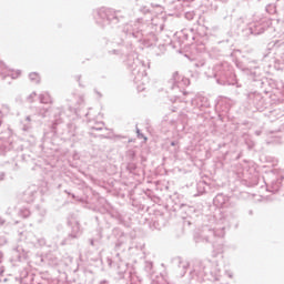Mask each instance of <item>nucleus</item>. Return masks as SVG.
<instances>
[{
  "mask_svg": "<svg viewBox=\"0 0 284 284\" xmlns=\"http://www.w3.org/2000/svg\"><path fill=\"white\" fill-rule=\"evenodd\" d=\"M239 219V210L229 207L226 214L214 215V225H204L200 233L194 235L195 243H214L215 239L225 236V223H232Z\"/></svg>",
  "mask_w": 284,
  "mask_h": 284,
  "instance_id": "1",
  "label": "nucleus"
},
{
  "mask_svg": "<svg viewBox=\"0 0 284 284\" xmlns=\"http://www.w3.org/2000/svg\"><path fill=\"white\" fill-rule=\"evenodd\" d=\"M213 77L219 85H236L241 88L234 73V67L230 62H220L213 67Z\"/></svg>",
  "mask_w": 284,
  "mask_h": 284,
  "instance_id": "2",
  "label": "nucleus"
},
{
  "mask_svg": "<svg viewBox=\"0 0 284 284\" xmlns=\"http://www.w3.org/2000/svg\"><path fill=\"white\" fill-rule=\"evenodd\" d=\"M194 272L200 274V276H204L205 281H221V268L216 262L209 260L199 262L194 266Z\"/></svg>",
  "mask_w": 284,
  "mask_h": 284,
  "instance_id": "3",
  "label": "nucleus"
},
{
  "mask_svg": "<svg viewBox=\"0 0 284 284\" xmlns=\"http://www.w3.org/2000/svg\"><path fill=\"white\" fill-rule=\"evenodd\" d=\"M93 17L95 19V23L101 28H105V26H116L121 20L119 18V11H114L113 9L102 7L94 11Z\"/></svg>",
  "mask_w": 284,
  "mask_h": 284,
  "instance_id": "4",
  "label": "nucleus"
},
{
  "mask_svg": "<svg viewBox=\"0 0 284 284\" xmlns=\"http://www.w3.org/2000/svg\"><path fill=\"white\" fill-rule=\"evenodd\" d=\"M126 65L131 68V74L134 83H143L145 77H148V68H150L149 61H141L139 58L133 59L129 57L126 60Z\"/></svg>",
  "mask_w": 284,
  "mask_h": 284,
  "instance_id": "5",
  "label": "nucleus"
},
{
  "mask_svg": "<svg viewBox=\"0 0 284 284\" xmlns=\"http://www.w3.org/2000/svg\"><path fill=\"white\" fill-rule=\"evenodd\" d=\"M145 28L148 27L141 22L126 23L123 27V32L136 41H148L150 38H148L149 33L145 32Z\"/></svg>",
  "mask_w": 284,
  "mask_h": 284,
  "instance_id": "6",
  "label": "nucleus"
},
{
  "mask_svg": "<svg viewBox=\"0 0 284 284\" xmlns=\"http://www.w3.org/2000/svg\"><path fill=\"white\" fill-rule=\"evenodd\" d=\"M169 83L171 84V90L173 94H175V99H181V94H187L185 89L190 85V79L179 74V72H174Z\"/></svg>",
  "mask_w": 284,
  "mask_h": 284,
  "instance_id": "7",
  "label": "nucleus"
},
{
  "mask_svg": "<svg viewBox=\"0 0 284 284\" xmlns=\"http://www.w3.org/2000/svg\"><path fill=\"white\" fill-rule=\"evenodd\" d=\"M236 65L248 77L250 81H261V77H263V69L261 64L256 60H251L247 62L245 67L241 65V63H236Z\"/></svg>",
  "mask_w": 284,
  "mask_h": 284,
  "instance_id": "8",
  "label": "nucleus"
},
{
  "mask_svg": "<svg viewBox=\"0 0 284 284\" xmlns=\"http://www.w3.org/2000/svg\"><path fill=\"white\" fill-rule=\"evenodd\" d=\"M268 53L264 54V58L270 57L273 54V60L276 65H283L284 68V42L277 40L276 42H270L267 44Z\"/></svg>",
  "mask_w": 284,
  "mask_h": 284,
  "instance_id": "9",
  "label": "nucleus"
},
{
  "mask_svg": "<svg viewBox=\"0 0 284 284\" xmlns=\"http://www.w3.org/2000/svg\"><path fill=\"white\" fill-rule=\"evenodd\" d=\"M272 26V20L270 19H263L258 22H254L248 27L250 34H253L254 37H258V34H263L265 30H267Z\"/></svg>",
  "mask_w": 284,
  "mask_h": 284,
  "instance_id": "10",
  "label": "nucleus"
},
{
  "mask_svg": "<svg viewBox=\"0 0 284 284\" xmlns=\"http://www.w3.org/2000/svg\"><path fill=\"white\" fill-rule=\"evenodd\" d=\"M267 192L272 194H281L284 192V176L274 178L268 184H266Z\"/></svg>",
  "mask_w": 284,
  "mask_h": 284,
  "instance_id": "11",
  "label": "nucleus"
},
{
  "mask_svg": "<svg viewBox=\"0 0 284 284\" xmlns=\"http://www.w3.org/2000/svg\"><path fill=\"white\" fill-rule=\"evenodd\" d=\"M213 205H215V207H236V203L232 202V199L223 193H219L213 199Z\"/></svg>",
  "mask_w": 284,
  "mask_h": 284,
  "instance_id": "12",
  "label": "nucleus"
},
{
  "mask_svg": "<svg viewBox=\"0 0 284 284\" xmlns=\"http://www.w3.org/2000/svg\"><path fill=\"white\" fill-rule=\"evenodd\" d=\"M12 150V138L10 132L4 131L0 133V154H6Z\"/></svg>",
  "mask_w": 284,
  "mask_h": 284,
  "instance_id": "13",
  "label": "nucleus"
},
{
  "mask_svg": "<svg viewBox=\"0 0 284 284\" xmlns=\"http://www.w3.org/2000/svg\"><path fill=\"white\" fill-rule=\"evenodd\" d=\"M10 77V79H19L21 77V70H10L6 68V64L0 62V79L6 80Z\"/></svg>",
  "mask_w": 284,
  "mask_h": 284,
  "instance_id": "14",
  "label": "nucleus"
},
{
  "mask_svg": "<svg viewBox=\"0 0 284 284\" xmlns=\"http://www.w3.org/2000/svg\"><path fill=\"white\" fill-rule=\"evenodd\" d=\"M71 232L67 236V239L62 242V245H67L70 241H74V239H79L81 236V225L79 222H71Z\"/></svg>",
  "mask_w": 284,
  "mask_h": 284,
  "instance_id": "15",
  "label": "nucleus"
},
{
  "mask_svg": "<svg viewBox=\"0 0 284 284\" xmlns=\"http://www.w3.org/2000/svg\"><path fill=\"white\" fill-rule=\"evenodd\" d=\"M248 101L256 108V110H263V108H265V99H263V95L258 92L250 93Z\"/></svg>",
  "mask_w": 284,
  "mask_h": 284,
  "instance_id": "16",
  "label": "nucleus"
},
{
  "mask_svg": "<svg viewBox=\"0 0 284 284\" xmlns=\"http://www.w3.org/2000/svg\"><path fill=\"white\" fill-rule=\"evenodd\" d=\"M193 108H197V110H203V108H210V100L206 97L197 95L191 100Z\"/></svg>",
  "mask_w": 284,
  "mask_h": 284,
  "instance_id": "17",
  "label": "nucleus"
},
{
  "mask_svg": "<svg viewBox=\"0 0 284 284\" xmlns=\"http://www.w3.org/2000/svg\"><path fill=\"white\" fill-rule=\"evenodd\" d=\"M53 114V123H52V130H57V125H61L63 123V108H53L52 109Z\"/></svg>",
  "mask_w": 284,
  "mask_h": 284,
  "instance_id": "18",
  "label": "nucleus"
},
{
  "mask_svg": "<svg viewBox=\"0 0 284 284\" xmlns=\"http://www.w3.org/2000/svg\"><path fill=\"white\" fill-rule=\"evenodd\" d=\"M178 263H179L178 270L180 271V276H185V274L187 273V268L190 267V262L179 258Z\"/></svg>",
  "mask_w": 284,
  "mask_h": 284,
  "instance_id": "19",
  "label": "nucleus"
},
{
  "mask_svg": "<svg viewBox=\"0 0 284 284\" xmlns=\"http://www.w3.org/2000/svg\"><path fill=\"white\" fill-rule=\"evenodd\" d=\"M40 103H52V95L49 92H43L39 95Z\"/></svg>",
  "mask_w": 284,
  "mask_h": 284,
  "instance_id": "20",
  "label": "nucleus"
},
{
  "mask_svg": "<svg viewBox=\"0 0 284 284\" xmlns=\"http://www.w3.org/2000/svg\"><path fill=\"white\" fill-rule=\"evenodd\" d=\"M8 114H10V106H8L7 104L0 105V125L2 123V119L4 116H8Z\"/></svg>",
  "mask_w": 284,
  "mask_h": 284,
  "instance_id": "21",
  "label": "nucleus"
},
{
  "mask_svg": "<svg viewBox=\"0 0 284 284\" xmlns=\"http://www.w3.org/2000/svg\"><path fill=\"white\" fill-rule=\"evenodd\" d=\"M23 201H26V203H33L34 202V192L33 191H26L23 194Z\"/></svg>",
  "mask_w": 284,
  "mask_h": 284,
  "instance_id": "22",
  "label": "nucleus"
},
{
  "mask_svg": "<svg viewBox=\"0 0 284 284\" xmlns=\"http://www.w3.org/2000/svg\"><path fill=\"white\" fill-rule=\"evenodd\" d=\"M91 130L95 132H101L103 130L108 131V128H105V123L103 122H95V124L91 126Z\"/></svg>",
  "mask_w": 284,
  "mask_h": 284,
  "instance_id": "23",
  "label": "nucleus"
},
{
  "mask_svg": "<svg viewBox=\"0 0 284 284\" xmlns=\"http://www.w3.org/2000/svg\"><path fill=\"white\" fill-rule=\"evenodd\" d=\"M109 54H118L120 57H123V55L128 54V52L125 51V47H122L121 49H113V50L109 51Z\"/></svg>",
  "mask_w": 284,
  "mask_h": 284,
  "instance_id": "24",
  "label": "nucleus"
},
{
  "mask_svg": "<svg viewBox=\"0 0 284 284\" xmlns=\"http://www.w3.org/2000/svg\"><path fill=\"white\" fill-rule=\"evenodd\" d=\"M29 79H30L31 83H41V77L37 72L30 73Z\"/></svg>",
  "mask_w": 284,
  "mask_h": 284,
  "instance_id": "25",
  "label": "nucleus"
},
{
  "mask_svg": "<svg viewBox=\"0 0 284 284\" xmlns=\"http://www.w3.org/2000/svg\"><path fill=\"white\" fill-rule=\"evenodd\" d=\"M180 210L186 212V214H192V212H194V207L186 204H181Z\"/></svg>",
  "mask_w": 284,
  "mask_h": 284,
  "instance_id": "26",
  "label": "nucleus"
},
{
  "mask_svg": "<svg viewBox=\"0 0 284 284\" xmlns=\"http://www.w3.org/2000/svg\"><path fill=\"white\" fill-rule=\"evenodd\" d=\"M26 121H27V123L23 124L22 130H23L24 132H28V130H30V129L32 128V125L30 124V121H32V119L30 118V115H28V116L26 118Z\"/></svg>",
  "mask_w": 284,
  "mask_h": 284,
  "instance_id": "27",
  "label": "nucleus"
},
{
  "mask_svg": "<svg viewBox=\"0 0 284 284\" xmlns=\"http://www.w3.org/2000/svg\"><path fill=\"white\" fill-rule=\"evenodd\" d=\"M36 247H43L45 246V239L44 237H38L37 242H34Z\"/></svg>",
  "mask_w": 284,
  "mask_h": 284,
  "instance_id": "28",
  "label": "nucleus"
},
{
  "mask_svg": "<svg viewBox=\"0 0 284 284\" xmlns=\"http://www.w3.org/2000/svg\"><path fill=\"white\" fill-rule=\"evenodd\" d=\"M50 114V109L42 108L39 110V116H42V119H45Z\"/></svg>",
  "mask_w": 284,
  "mask_h": 284,
  "instance_id": "29",
  "label": "nucleus"
},
{
  "mask_svg": "<svg viewBox=\"0 0 284 284\" xmlns=\"http://www.w3.org/2000/svg\"><path fill=\"white\" fill-rule=\"evenodd\" d=\"M19 215H20L22 219H28V216H30V210H28V209H21L20 212H19Z\"/></svg>",
  "mask_w": 284,
  "mask_h": 284,
  "instance_id": "30",
  "label": "nucleus"
},
{
  "mask_svg": "<svg viewBox=\"0 0 284 284\" xmlns=\"http://www.w3.org/2000/svg\"><path fill=\"white\" fill-rule=\"evenodd\" d=\"M213 250H214L213 256H216L217 254H223V245H220L216 248V245L213 244Z\"/></svg>",
  "mask_w": 284,
  "mask_h": 284,
  "instance_id": "31",
  "label": "nucleus"
},
{
  "mask_svg": "<svg viewBox=\"0 0 284 284\" xmlns=\"http://www.w3.org/2000/svg\"><path fill=\"white\" fill-rule=\"evenodd\" d=\"M102 214H109L110 216L114 217V213L112 211H110V209L104 207L101 210Z\"/></svg>",
  "mask_w": 284,
  "mask_h": 284,
  "instance_id": "32",
  "label": "nucleus"
},
{
  "mask_svg": "<svg viewBox=\"0 0 284 284\" xmlns=\"http://www.w3.org/2000/svg\"><path fill=\"white\" fill-rule=\"evenodd\" d=\"M34 97H37V92H32L31 94H29L27 101L29 103H32L34 101Z\"/></svg>",
  "mask_w": 284,
  "mask_h": 284,
  "instance_id": "33",
  "label": "nucleus"
},
{
  "mask_svg": "<svg viewBox=\"0 0 284 284\" xmlns=\"http://www.w3.org/2000/svg\"><path fill=\"white\" fill-rule=\"evenodd\" d=\"M171 145H172V148H174L173 152H175V153L179 152V141H172Z\"/></svg>",
  "mask_w": 284,
  "mask_h": 284,
  "instance_id": "34",
  "label": "nucleus"
},
{
  "mask_svg": "<svg viewBox=\"0 0 284 284\" xmlns=\"http://www.w3.org/2000/svg\"><path fill=\"white\" fill-rule=\"evenodd\" d=\"M182 33L184 34V39H185L186 41H189V39H194L193 36H190V33H187V30H183Z\"/></svg>",
  "mask_w": 284,
  "mask_h": 284,
  "instance_id": "35",
  "label": "nucleus"
},
{
  "mask_svg": "<svg viewBox=\"0 0 284 284\" xmlns=\"http://www.w3.org/2000/svg\"><path fill=\"white\" fill-rule=\"evenodd\" d=\"M181 121L182 125H185L187 123V115H181L178 122Z\"/></svg>",
  "mask_w": 284,
  "mask_h": 284,
  "instance_id": "36",
  "label": "nucleus"
},
{
  "mask_svg": "<svg viewBox=\"0 0 284 284\" xmlns=\"http://www.w3.org/2000/svg\"><path fill=\"white\" fill-rule=\"evenodd\" d=\"M185 19H187V21H192V19H194V12H186Z\"/></svg>",
  "mask_w": 284,
  "mask_h": 284,
  "instance_id": "37",
  "label": "nucleus"
},
{
  "mask_svg": "<svg viewBox=\"0 0 284 284\" xmlns=\"http://www.w3.org/2000/svg\"><path fill=\"white\" fill-rule=\"evenodd\" d=\"M225 274L229 278H234V273H232V271H226Z\"/></svg>",
  "mask_w": 284,
  "mask_h": 284,
  "instance_id": "38",
  "label": "nucleus"
},
{
  "mask_svg": "<svg viewBox=\"0 0 284 284\" xmlns=\"http://www.w3.org/2000/svg\"><path fill=\"white\" fill-rule=\"evenodd\" d=\"M122 245H123V242L118 241V242L115 243V250H120Z\"/></svg>",
  "mask_w": 284,
  "mask_h": 284,
  "instance_id": "39",
  "label": "nucleus"
},
{
  "mask_svg": "<svg viewBox=\"0 0 284 284\" xmlns=\"http://www.w3.org/2000/svg\"><path fill=\"white\" fill-rule=\"evenodd\" d=\"M6 181V172H0V182Z\"/></svg>",
  "mask_w": 284,
  "mask_h": 284,
  "instance_id": "40",
  "label": "nucleus"
},
{
  "mask_svg": "<svg viewBox=\"0 0 284 284\" xmlns=\"http://www.w3.org/2000/svg\"><path fill=\"white\" fill-rule=\"evenodd\" d=\"M138 139H143V133H141V130L136 129Z\"/></svg>",
  "mask_w": 284,
  "mask_h": 284,
  "instance_id": "41",
  "label": "nucleus"
},
{
  "mask_svg": "<svg viewBox=\"0 0 284 284\" xmlns=\"http://www.w3.org/2000/svg\"><path fill=\"white\" fill-rule=\"evenodd\" d=\"M6 225V219L0 216V227Z\"/></svg>",
  "mask_w": 284,
  "mask_h": 284,
  "instance_id": "42",
  "label": "nucleus"
},
{
  "mask_svg": "<svg viewBox=\"0 0 284 284\" xmlns=\"http://www.w3.org/2000/svg\"><path fill=\"white\" fill-rule=\"evenodd\" d=\"M159 48L162 52H165V44H160Z\"/></svg>",
  "mask_w": 284,
  "mask_h": 284,
  "instance_id": "43",
  "label": "nucleus"
},
{
  "mask_svg": "<svg viewBox=\"0 0 284 284\" xmlns=\"http://www.w3.org/2000/svg\"><path fill=\"white\" fill-rule=\"evenodd\" d=\"M39 214L43 219V216H45V210H41Z\"/></svg>",
  "mask_w": 284,
  "mask_h": 284,
  "instance_id": "44",
  "label": "nucleus"
},
{
  "mask_svg": "<svg viewBox=\"0 0 284 284\" xmlns=\"http://www.w3.org/2000/svg\"><path fill=\"white\" fill-rule=\"evenodd\" d=\"M99 284H110V281L102 280V281L99 282Z\"/></svg>",
  "mask_w": 284,
  "mask_h": 284,
  "instance_id": "45",
  "label": "nucleus"
},
{
  "mask_svg": "<svg viewBox=\"0 0 284 284\" xmlns=\"http://www.w3.org/2000/svg\"><path fill=\"white\" fill-rule=\"evenodd\" d=\"M0 263H3V253L0 252Z\"/></svg>",
  "mask_w": 284,
  "mask_h": 284,
  "instance_id": "46",
  "label": "nucleus"
},
{
  "mask_svg": "<svg viewBox=\"0 0 284 284\" xmlns=\"http://www.w3.org/2000/svg\"><path fill=\"white\" fill-rule=\"evenodd\" d=\"M3 272H6V270H3V266L0 267V276L3 275Z\"/></svg>",
  "mask_w": 284,
  "mask_h": 284,
  "instance_id": "47",
  "label": "nucleus"
},
{
  "mask_svg": "<svg viewBox=\"0 0 284 284\" xmlns=\"http://www.w3.org/2000/svg\"><path fill=\"white\" fill-rule=\"evenodd\" d=\"M64 192L65 194H69V196L72 195V199H74V194H71L70 192H68V190H65Z\"/></svg>",
  "mask_w": 284,
  "mask_h": 284,
  "instance_id": "48",
  "label": "nucleus"
},
{
  "mask_svg": "<svg viewBox=\"0 0 284 284\" xmlns=\"http://www.w3.org/2000/svg\"><path fill=\"white\" fill-rule=\"evenodd\" d=\"M171 123L174 125V128H176V124H174L176 121L172 120Z\"/></svg>",
  "mask_w": 284,
  "mask_h": 284,
  "instance_id": "49",
  "label": "nucleus"
},
{
  "mask_svg": "<svg viewBox=\"0 0 284 284\" xmlns=\"http://www.w3.org/2000/svg\"><path fill=\"white\" fill-rule=\"evenodd\" d=\"M90 241V245H94V241L91 239Z\"/></svg>",
  "mask_w": 284,
  "mask_h": 284,
  "instance_id": "50",
  "label": "nucleus"
},
{
  "mask_svg": "<svg viewBox=\"0 0 284 284\" xmlns=\"http://www.w3.org/2000/svg\"><path fill=\"white\" fill-rule=\"evenodd\" d=\"M248 214L252 216V214H254V211L250 210Z\"/></svg>",
  "mask_w": 284,
  "mask_h": 284,
  "instance_id": "51",
  "label": "nucleus"
},
{
  "mask_svg": "<svg viewBox=\"0 0 284 284\" xmlns=\"http://www.w3.org/2000/svg\"><path fill=\"white\" fill-rule=\"evenodd\" d=\"M149 34H150V37H154V32H152V31Z\"/></svg>",
  "mask_w": 284,
  "mask_h": 284,
  "instance_id": "52",
  "label": "nucleus"
},
{
  "mask_svg": "<svg viewBox=\"0 0 284 284\" xmlns=\"http://www.w3.org/2000/svg\"><path fill=\"white\" fill-rule=\"evenodd\" d=\"M95 93L98 94V97H101V92H99V91H95Z\"/></svg>",
  "mask_w": 284,
  "mask_h": 284,
  "instance_id": "53",
  "label": "nucleus"
},
{
  "mask_svg": "<svg viewBox=\"0 0 284 284\" xmlns=\"http://www.w3.org/2000/svg\"><path fill=\"white\" fill-rule=\"evenodd\" d=\"M103 139H108V135H101Z\"/></svg>",
  "mask_w": 284,
  "mask_h": 284,
  "instance_id": "54",
  "label": "nucleus"
},
{
  "mask_svg": "<svg viewBox=\"0 0 284 284\" xmlns=\"http://www.w3.org/2000/svg\"><path fill=\"white\" fill-rule=\"evenodd\" d=\"M78 81H81V75L78 77Z\"/></svg>",
  "mask_w": 284,
  "mask_h": 284,
  "instance_id": "55",
  "label": "nucleus"
},
{
  "mask_svg": "<svg viewBox=\"0 0 284 284\" xmlns=\"http://www.w3.org/2000/svg\"><path fill=\"white\" fill-rule=\"evenodd\" d=\"M138 90H144V88H140V87H138Z\"/></svg>",
  "mask_w": 284,
  "mask_h": 284,
  "instance_id": "56",
  "label": "nucleus"
},
{
  "mask_svg": "<svg viewBox=\"0 0 284 284\" xmlns=\"http://www.w3.org/2000/svg\"><path fill=\"white\" fill-rule=\"evenodd\" d=\"M220 1H222L223 3H225L227 0H220Z\"/></svg>",
  "mask_w": 284,
  "mask_h": 284,
  "instance_id": "57",
  "label": "nucleus"
},
{
  "mask_svg": "<svg viewBox=\"0 0 284 284\" xmlns=\"http://www.w3.org/2000/svg\"><path fill=\"white\" fill-rule=\"evenodd\" d=\"M160 30H163V27H162V26H160Z\"/></svg>",
  "mask_w": 284,
  "mask_h": 284,
  "instance_id": "58",
  "label": "nucleus"
},
{
  "mask_svg": "<svg viewBox=\"0 0 284 284\" xmlns=\"http://www.w3.org/2000/svg\"><path fill=\"white\" fill-rule=\"evenodd\" d=\"M191 32H194V30H193V29H191Z\"/></svg>",
  "mask_w": 284,
  "mask_h": 284,
  "instance_id": "59",
  "label": "nucleus"
},
{
  "mask_svg": "<svg viewBox=\"0 0 284 284\" xmlns=\"http://www.w3.org/2000/svg\"><path fill=\"white\" fill-rule=\"evenodd\" d=\"M116 256H119V253H116Z\"/></svg>",
  "mask_w": 284,
  "mask_h": 284,
  "instance_id": "60",
  "label": "nucleus"
}]
</instances>
